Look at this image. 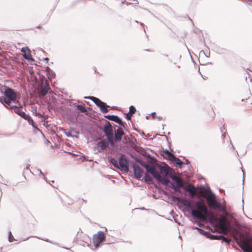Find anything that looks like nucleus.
Instances as JSON below:
<instances>
[{
  "instance_id": "34",
  "label": "nucleus",
  "mask_w": 252,
  "mask_h": 252,
  "mask_svg": "<svg viewBox=\"0 0 252 252\" xmlns=\"http://www.w3.org/2000/svg\"><path fill=\"white\" fill-rule=\"evenodd\" d=\"M84 98L86 99L91 100L95 103L98 98H97V97H96L95 96H85Z\"/></svg>"
},
{
  "instance_id": "25",
  "label": "nucleus",
  "mask_w": 252,
  "mask_h": 252,
  "mask_svg": "<svg viewBox=\"0 0 252 252\" xmlns=\"http://www.w3.org/2000/svg\"><path fill=\"white\" fill-rule=\"evenodd\" d=\"M163 193L164 195L168 196V198L173 201L181 202L180 199L179 197H176L172 195H170L167 191H163Z\"/></svg>"
},
{
  "instance_id": "37",
  "label": "nucleus",
  "mask_w": 252,
  "mask_h": 252,
  "mask_svg": "<svg viewBox=\"0 0 252 252\" xmlns=\"http://www.w3.org/2000/svg\"><path fill=\"white\" fill-rule=\"evenodd\" d=\"M197 201H198L194 200L193 196H190L189 198V202L193 206H194L197 203Z\"/></svg>"
},
{
  "instance_id": "58",
  "label": "nucleus",
  "mask_w": 252,
  "mask_h": 252,
  "mask_svg": "<svg viewBox=\"0 0 252 252\" xmlns=\"http://www.w3.org/2000/svg\"><path fill=\"white\" fill-rule=\"evenodd\" d=\"M201 52H202L203 53V54L205 55V56L206 57H209L210 54H209V56H208V55H205V52L203 51H201Z\"/></svg>"
},
{
  "instance_id": "27",
  "label": "nucleus",
  "mask_w": 252,
  "mask_h": 252,
  "mask_svg": "<svg viewBox=\"0 0 252 252\" xmlns=\"http://www.w3.org/2000/svg\"><path fill=\"white\" fill-rule=\"evenodd\" d=\"M24 119L27 121L29 125H31L32 126V127H35L36 125L34 122L29 115L27 114V117H25V118Z\"/></svg>"
},
{
  "instance_id": "64",
  "label": "nucleus",
  "mask_w": 252,
  "mask_h": 252,
  "mask_svg": "<svg viewBox=\"0 0 252 252\" xmlns=\"http://www.w3.org/2000/svg\"><path fill=\"white\" fill-rule=\"evenodd\" d=\"M141 210H145L146 209L144 207L140 208Z\"/></svg>"
},
{
  "instance_id": "28",
  "label": "nucleus",
  "mask_w": 252,
  "mask_h": 252,
  "mask_svg": "<svg viewBox=\"0 0 252 252\" xmlns=\"http://www.w3.org/2000/svg\"><path fill=\"white\" fill-rule=\"evenodd\" d=\"M109 161L110 163L114 166V167L118 169L119 162H118L117 160L115 158L111 157L109 158Z\"/></svg>"
},
{
  "instance_id": "23",
  "label": "nucleus",
  "mask_w": 252,
  "mask_h": 252,
  "mask_svg": "<svg viewBox=\"0 0 252 252\" xmlns=\"http://www.w3.org/2000/svg\"><path fill=\"white\" fill-rule=\"evenodd\" d=\"M50 89L49 85L46 83L44 87L42 88L39 92V95L42 96H45Z\"/></svg>"
},
{
  "instance_id": "17",
  "label": "nucleus",
  "mask_w": 252,
  "mask_h": 252,
  "mask_svg": "<svg viewBox=\"0 0 252 252\" xmlns=\"http://www.w3.org/2000/svg\"><path fill=\"white\" fill-rule=\"evenodd\" d=\"M21 51L23 53V58L28 62L31 63L34 61L32 58L31 51L28 47H23Z\"/></svg>"
},
{
  "instance_id": "19",
  "label": "nucleus",
  "mask_w": 252,
  "mask_h": 252,
  "mask_svg": "<svg viewBox=\"0 0 252 252\" xmlns=\"http://www.w3.org/2000/svg\"><path fill=\"white\" fill-rule=\"evenodd\" d=\"M237 244L243 252H251L250 250L252 249V246L250 244H244L240 242H237Z\"/></svg>"
},
{
  "instance_id": "63",
  "label": "nucleus",
  "mask_w": 252,
  "mask_h": 252,
  "mask_svg": "<svg viewBox=\"0 0 252 252\" xmlns=\"http://www.w3.org/2000/svg\"><path fill=\"white\" fill-rule=\"evenodd\" d=\"M41 27V26L40 25L36 27V28H40Z\"/></svg>"
},
{
  "instance_id": "6",
  "label": "nucleus",
  "mask_w": 252,
  "mask_h": 252,
  "mask_svg": "<svg viewBox=\"0 0 252 252\" xmlns=\"http://www.w3.org/2000/svg\"><path fill=\"white\" fill-rule=\"evenodd\" d=\"M130 159L126 157V155L121 154L119 158L118 169L122 171L127 172L130 166Z\"/></svg>"
},
{
  "instance_id": "11",
  "label": "nucleus",
  "mask_w": 252,
  "mask_h": 252,
  "mask_svg": "<svg viewBox=\"0 0 252 252\" xmlns=\"http://www.w3.org/2000/svg\"><path fill=\"white\" fill-rule=\"evenodd\" d=\"M157 167L161 174V176L159 175V177L163 178L165 180H169V179L166 178V176L168 174V169H170L169 166L165 162H162L161 164H158Z\"/></svg>"
},
{
  "instance_id": "38",
  "label": "nucleus",
  "mask_w": 252,
  "mask_h": 252,
  "mask_svg": "<svg viewBox=\"0 0 252 252\" xmlns=\"http://www.w3.org/2000/svg\"><path fill=\"white\" fill-rule=\"evenodd\" d=\"M226 49L223 48H220V47L217 48V52L219 54H224L226 53Z\"/></svg>"
},
{
  "instance_id": "26",
  "label": "nucleus",
  "mask_w": 252,
  "mask_h": 252,
  "mask_svg": "<svg viewBox=\"0 0 252 252\" xmlns=\"http://www.w3.org/2000/svg\"><path fill=\"white\" fill-rule=\"evenodd\" d=\"M60 130L63 131L64 134L68 137L77 138V136H74L72 134V132H75L74 130H73V129H72L71 130L67 131L66 129H64L63 128L61 127V128H60Z\"/></svg>"
},
{
  "instance_id": "21",
  "label": "nucleus",
  "mask_w": 252,
  "mask_h": 252,
  "mask_svg": "<svg viewBox=\"0 0 252 252\" xmlns=\"http://www.w3.org/2000/svg\"><path fill=\"white\" fill-rule=\"evenodd\" d=\"M133 148H134V149L135 150H136L138 152L140 153L143 156H147L149 157H150V158H152L153 159H156V158L153 156H151L149 153H147L145 151L144 149H143V148H139L137 146H135Z\"/></svg>"
},
{
  "instance_id": "2",
  "label": "nucleus",
  "mask_w": 252,
  "mask_h": 252,
  "mask_svg": "<svg viewBox=\"0 0 252 252\" xmlns=\"http://www.w3.org/2000/svg\"><path fill=\"white\" fill-rule=\"evenodd\" d=\"M171 179L174 183H172L169 180H165L163 178L160 184L165 186V189H167V188H170L175 192L183 193V191L181 189V188L184 187V183L182 179L178 176H172Z\"/></svg>"
},
{
  "instance_id": "62",
  "label": "nucleus",
  "mask_w": 252,
  "mask_h": 252,
  "mask_svg": "<svg viewBox=\"0 0 252 252\" xmlns=\"http://www.w3.org/2000/svg\"><path fill=\"white\" fill-rule=\"evenodd\" d=\"M150 115H148V116H146V118L147 119H148L149 118V116H150Z\"/></svg>"
},
{
  "instance_id": "45",
  "label": "nucleus",
  "mask_w": 252,
  "mask_h": 252,
  "mask_svg": "<svg viewBox=\"0 0 252 252\" xmlns=\"http://www.w3.org/2000/svg\"><path fill=\"white\" fill-rule=\"evenodd\" d=\"M93 242L94 246L95 247V248H98L99 247L100 244L101 243H97V242H95L94 241H93Z\"/></svg>"
},
{
  "instance_id": "59",
  "label": "nucleus",
  "mask_w": 252,
  "mask_h": 252,
  "mask_svg": "<svg viewBox=\"0 0 252 252\" xmlns=\"http://www.w3.org/2000/svg\"><path fill=\"white\" fill-rule=\"evenodd\" d=\"M202 75V78H203L204 80H206V79L208 78V77H206V76H203L202 75Z\"/></svg>"
},
{
  "instance_id": "51",
  "label": "nucleus",
  "mask_w": 252,
  "mask_h": 252,
  "mask_svg": "<svg viewBox=\"0 0 252 252\" xmlns=\"http://www.w3.org/2000/svg\"><path fill=\"white\" fill-rule=\"evenodd\" d=\"M185 163L186 164H189L190 163V161L188 159H186Z\"/></svg>"
},
{
  "instance_id": "47",
  "label": "nucleus",
  "mask_w": 252,
  "mask_h": 252,
  "mask_svg": "<svg viewBox=\"0 0 252 252\" xmlns=\"http://www.w3.org/2000/svg\"><path fill=\"white\" fill-rule=\"evenodd\" d=\"M124 140L126 141H128V142L131 143H132V140L130 138H128L127 136H125L124 137Z\"/></svg>"
},
{
  "instance_id": "22",
  "label": "nucleus",
  "mask_w": 252,
  "mask_h": 252,
  "mask_svg": "<svg viewBox=\"0 0 252 252\" xmlns=\"http://www.w3.org/2000/svg\"><path fill=\"white\" fill-rule=\"evenodd\" d=\"M45 70L46 71V75H47L48 78L50 80H51L52 78H55L56 77V73L50 67H46Z\"/></svg>"
},
{
  "instance_id": "5",
  "label": "nucleus",
  "mask_w": 252,
  "mask_h": 252,
  "mask_svg": "<svg viewBox=\"0 0 252 252\" xmlns=\"http://www.w3.org/2000/svg\"><path fill=\"white\" fill-rule=\"evenodd\" d=\"M140 165L142 166L152 177L156 179L158 184H160L163 178L159 177L158 173L155 169L154 166L151 163L148 165L146 162L142 160L141 161Z\"/></svg>"
},
{
  "instance_id": "54",
  "label": "nucleus",
  "mask_w": 252,
  "mask_h": 252,
  "mask_svg": "<svg viewBox=\"0 0 252 252\" xmlns=\"http://www.w3.org/2000/svg\"><path fill=\"white\" fill-rule=\"evenodd\" d=\"M44 61H46V63H48V61H49V58H45L43 59Z\"/></svg>"
},
{
  "instance_id": "60",
  "label": "nucleus",
  "mask_w": 252,
  "mask_h": 252,
  "mask_svg": "<svg viewBox=\"0 0 252 252\" xmlns=\"http://www.w3.org/2000/svg\"><path fill=\"white\" fill-rule=\"evenodd\" d=\"M168 146H169V147L170 148L171 144L168 141Z\"/></svg>"
},
{
  "instance_id": "57",
  "label": "nucleus",
  "mask_w": 252,
  "mask_h": 252,
  "mask_svg": "<svg viewBox=\"0 0 252 252\" xmlns=\"http://www.w3.org/2000/svg\"><path fill=\"white\" fill-rule=\"evenodd\" d=\"M228 138H229V139H230V138H229V136H228ZM229 142H230V144H231V145H232V147L233 149H234V147L233 145H232V142H231V141L230 140V139H229Z\"/></svg>"
},
{
  "instance_id": "15",
  "label": "nucleus",
  "mask_w": 252,
  "mask_h": 252,
  "mask_svg": "<svg viewBox=\"0 0 252 252\" xmlns=\"http://www.w3.org/2000/svg\"><path fill=\"white\" fill-rule=\"evenodd\" d=\"M115 127H118L117 129L115 130L114 136H113V143L115 141L120 142L122 140V137L124 135V132L123 129L117 125H115Z\"/></svg>"
},
{
  "instance_id": "14",
  "label": "nucleus",
  "mask_w": 252,
  "mask_h": 252,
  "mask_svg": "<svg viewBox=\"0 0 252 252\" xmlns=\"http://www.w3.org/2000/svg\"><path fill=\"white\" fill-rule=\"evenodd\" d=\"M5 107L9 109L12 110L14 109V112L20 116L23 119H24L25 117H27V114L22 111H21L20 108H22L23 107L22 106H17L16 105H13L10 103V105L8 106H5Z\"/></svg>"
},
{
  "instance_id": "24",
  "label": "nucleus",
  "mask_w": 252,
  "mask_h": 252,
  "mask_svg": "<svg viewBox=\"0 0 252 252\" xmlns=\"http://www.w3.org/2000/svg\"><path fill=\"white\" fill-rule=\"evenodd\" d=\"M172 158L174 159V160L173 161V163L175 166L178 165L179 167L181 168L182 165L184 163V162L179 158L175 157V156H174Z\"/></svg>"
},
{
  "instance_id": "61",
  "label": "nucleus",
  "mask_w": 252,
  "mask_h": 252,
  "mask_svg": "<svg viewBox=\"0 0 252 252\" xmlns=\"http://www.w3.org/2000/svg\"><path fill=\"white\" fill-rule=\"evenodd\" d=\"M174 220H175V222H176V223H177L178 224H179V223L177 221V220L176 219H174Z\"/></svg>"
},
{
  "instance_id": "33",
  "label": "nucleus",
  "mask_w": 252,
  "mask_h": 252,
  "mask_svg": "<svg viewBox=\"0 0 252 252\" xmlns=\"http://www.w3.org/2000/svg\"><path fill=\"white\" fill-rule=\"evenodd\" d=\"M220 132L221 133V138L223 141H224V138L226 137V130L225 128L220 127Z\"/></svg>"
},
{
  "instance_id": "52",
  "label": "nucleus",
  "mask_w": 252,
  "mask_h": 252,
  "mask_svg": "<svg viewBox=\"0 0 252 252\" xmlns=\"http://www.w3.org/2000/svg\"><path fill=\"white\" fill-rule=\"evenodd\" d=\"M154 118H155V115H156V112H154L151 113L150 114Z\"/></svg>"
},
{
  "instance_id": "13",
  "label": "nucleus",
  "mask_w": 252,
  "mask_h": 252,
  "mask_svg": "<svg viewBox=\"0 0 252 252\" xmlns=\"http://www.w3.org/2000/svg\"><path fill=\"white\" fill-rule=\"evenodd\" d=\"M104 117L110 121L115 122V123L118 124L119 125L123 126L125 129L128 131V130L125 126L126 125V123L125 122H123L121 118L119 116L115 115H105Z\"/></svg>"
},
{
  "instance_id": "10",
  "label": "nucleus",
  "mask_w": 252,
  "mask_h": 252,
  "mask_svg": "<svg viewBox=\"0 0 252 252\" xmlns=\"http://www.w3.org/2000/svg\"><path fill=\"white\" fill-rule=\"evenodd\" d=\"M208 189H209L210 194L207 196L206 198L207 202L208 205L214 208L220 209V205L216 202L215 194L212 191L210 188H208Z\"/></svg>"
},
{
  "instance_id": "50",
  "label": "nucleus",
  "mask_w": 252,
  "mask_h": 252,
  "mask_svg": "<svg viewBox=\"0 0 252 252\" xmlns=\"http://www.w3.org/2000/svg\"><path fill=\"white\" fill-rule=\"evenodd\" d=\"M84 159L87 160V161H93V159H89V157H84Z\"/></svg>"
},
{
  "instance_id": "9",
  "label": "nucleus",
  "mask_w": 252,
  "mask_h": 252,
  "mask_svg": "<svg viewBox=\"0 0 252 252\" xmlns=\"http://www.w3.org/2000/svg\"><path fill=\"white\" fill-rule=\"evenodd\" d=\"M113 145L114 144L113 140L108 138L100 139L97 144V152L98 153H102L107 147H108L109 144Z\"/></svg>"
},
{
  "instance_id": "53",
  "label": "nucleus",
  "mask_w": 252,
  "mask_h": 252,
  "mask_svg": "<svg viewBox=\"0 0 252 252\" xmlns=\"http://www.w3.org/2000/svg\"><path fill=\"white\" fill-rule=\"evenodd\" d=\"M134 130L137 132H138V133H140L141 132V130H139V129H138L137 128H133Z\"/></svg>"
},
{
  "instance_id": "49",
  "label": "nucleus",
  "mask_w": 252,
  "mask_h": 252,
  "mask_svg": "<svg viewBox=\"0 0 252 252\" xmlns=\"http://www.w3.org/2000/svg\"><path fill=\"white\" fill-rule=\"evenodd\" d=\"M143 137H146V134L143 131H141V132L139 133Z\"/></svg>"
},
{
  "instance_id": "31",
  "label": "nucleus",
  "mask_w": 252,
  "mask_h": 252,
  "mask_svg": "<svg viewBox=\"0 0 252 252\" xmlns=\"http://www.w3.org/2000/svg\"><path fill=\"white\" fill-rule=\"evenodd\" d=\"M196 188L194 185L191 186V188L189 189V196H194Z\"/></svg>"
},
{
  "instance_id": "18",
  "label": "nucleus",
  "mask_w": 252,
  "mask_h": 252,
  "mask_svg": "<svg viewBox=\"0 0 252 252\" xmlns=\"http://www.w3.org/2000/svg\"><path fill=\"white\" fill-rule=\"evenodd\" d=\"M105 238L104 232L102 231H99L96 234L93 235V241L102 243L104 242Z\"/></svg>"
},
{
  "instance_id": "41",
  "label": "nucleus",
  "mask_w": 252,
  "mask_h": 252,
  "mask_svg": "<svg viewBox=\"0 0 252 252\" xmlns=\"http://www.w3.org/2000/svg\"><path fill=\"white\" fill-rule=\"evenodd\" d=\"M209 214H210L212 216V218L214 220H215L216 221H219V218H220V217H218V216L213 215V213L211 211H209Z\"/></svg>"
},
{
  "instance_id": "32",
  "label": "nucleus",
  "mask_w": 252,
  "mask_h": 252,
  "mask_svg": "<svg viewBox=\"0 0 252 252\" xmlns=\"http://www.w3.org/2000/svg\"><path fill=\"white\" fill-rule=\"evenodd\" d=\"M0 102L2 104L5 103L6 104V106H8L10 105V102H9L8 100L6 99V98L5 97V96H0Z\"/></svg>"
},
{
  "instance_id": "30",
  "label": "nucleus",
  "mask_w": 252,
  "mask_h": 252,
  "mask_svg": "<svg viewBox=\"0 0 252 252\" xmlns=\"http://www.w3.org/2000/svg\"><path fill=\"white\" fill-rule=\"evenodd\" d=\"M129 155H130V156L132 158H133L137 162H138L139 164H140V163H141V161H142V159H141L140 158H139L134 153H129Z\"/></svg>"
},
{
  "instance_id": "35",
  "label": "nucleus",
  "mask_w": 252,
  "mask_h": 252,
  "mask_svg": "<svg viewBox=\"0 0 252 252\" xmlns=\"http://www.w3.org/2000/svg\"><path fill=\"white\" fill-rule=\"evenodd\" d=\"M162 152L167 155L169 157L173 158L174 156L170 151H169L168 149H165L163 150Z\"/></svg>"
},
{
  "instance_id": "43",
  "label": "nucleus",
  "mask_w": 252,
  "mask_h": 252,
  "mask_svg": "<svg viewBox=\"0 0 252 252\" xmlns=\"http://www.w3.org/2000/svg\"><path fill=\"white\" fill-rule=\"evenodd\" d=\"M168 174L167 176H168L171 179L172 176H176L173 174V172L172 171H170V169H168Z\"/></svg>"
},
{
  "instance_id": "4",
  "label": "nucleus",
  "mask_w": 252,
  "mask_h": 252,
  "mask_svg": "<svg viewBox=\"0 0 252 252\" xmlns=\"http://www.w3.org/2000/svg\"><path fill=\"white\" fill-rule=\"evenodd\" d=\"M5 97L9 102H13L15 104H19L18 99L20 97V94L16 93L12 88L4 86V91L3 92Z\"/></svg>"
},
{
  "instance_id": "56",
  "label": "nucleus",
  "mask_w": 252,
  "mask_h": 252,
  "mask_svg": "<svg viewBox=\"0 0 252 252\" xmlns=\"http://www.w3.org/2000/svg\"><path fill=\"white\" fill-rule=\"evenodd\" d=\"M208 64H213V63H211V62H208V63H207L206 64H205L204 65H208ZM201 65H202L203 64H201Z\"/></svg>"
},
{
  "instance_id": "8",
  "label": "nucleus",
  "mask_w": 252,
  "mask_h": 252,
  "mask_svg": "<svg viewBox=\"0 0 252 252\" xmlns=\"http://www.w3.org/2000/svg\"><path fill=\"white\" fill-rule=\"evenodd\" d=\"M99 129L103 131L107 138L113 140V127L109 122L106 121L105 124L100 127Z\"/></svg>"
},
{
  "instance_id": "42",
  "label": "nucleus",
  "mask_w": 252,
  "mask_h": 252,
  "mask_svg": "<svg viewBox=\"0 0 252 252\" xmlns=\"http://www.w3.org/2000/svg\"><path fill=\"white\" fill-rule=\"evenodd\" d=\"M33 128H34V133H36V131H38L40 132L41 133V134H42L44 137H45V135H44V133L42 132V131H41L40 129H39V128H38V127L37 126H36V125H35V127H33Z\"/></svg>"
},
{
  "instance_id": "44",
  "label": "nucleus",
  "mask_w": 252,
  "mask_h": 252,
  "mask_svg": "<svg viewBox=\"0 0 252 252\" xmlns=\"http://www.w3.org/2000/svg\"><path fill=\"white\" fill-rule=\"evenodd\" d=\"M39 79L40 80V81L42 82H43V81L44 80H45V77L44 75H42V74H39Z\"/></svg>"
},
{
  "instance_id": "46",
  "label": "nucleus",
  "mask_w": 252,
  "mask_h": 252,
  "mask_svg": "<svg viewBox=\"0 0 252 252\" xmlns=\"http://www.w3.org/2000/svg\"><path fill=\"white\" fill-rule=\"evenodd\" d=\"M126 119L127 120H129L131 119V117L132 116H130V113H129V112L127 113L126 114Z\"/></svg>"
},
{
  "instance_id": "12",
  "label": "nucleus",
  "mask_w": 252,
  "mask_h": 252,
  "mask_svg": "<svg viewBox=\"0 0 252 252\" xmlns=\"http://www.w3.org/2000/svg\"><path fill=\"white\" fill-rule=\"evenodd\" d=\"M131 166L133 169L134 179L139 180L142 177L144 171L136 162H131Z\"/></svg>"
},
{
  "instance_id": "3",
  "label": "nucleus",
  "mask_w": 252,
  "mask_h": 252,
  "mask_svg": "<svg viewBox=\"0 0 252 252\" xmlns=\"http://www.w3.org/2000/svg\"><path fill=\"white\" fill-rule=\"evenodd\" d=\"M198 230V232L205 236V237L210 239L212 240H220L221 243H226V245H229L230 241L227 239V238L223 234H212L210 231H205L204 230L196 227Z\"/></svg>"
},
{
  "instance_id": "39",
  "label": "nucleus",
  "mask_w": 252,
  "mask_h": 252,
  "mask_svg": "<svg viewBox=\"0 0 252 252\" xmlns=\"http://www.w3.org/2000/svg\"><path fill=\"white\" fill-rule=\"evenodd\" d=\"M195 218H192V222L197 224V225L199 227L203 226V224L200 222L199 220L194 219Z\"/></svg>"
},
{
  "instance_id": "29",
  "label": "nucleus",
  "mask_w": 252,
  "mask_h": 252,
  "mask_svg": "<svg viewBox=\"0 0 252 252\" xmlns=\"http://www.w3.org/2000/svg\"><path fill=\"white\" fill-rule=\"evenodd\" d=\"M77 109L81 113H86L87 112V108L83 105H77L76 106Z\"/></svg>"
},
{
  "instance_id": "48",
  "label": "nucleus",
  "mask_w": 252,
  "mask_h": 252,
  "mask_svg": "<svg viewBox=\"0 0 252 252\" xmlns=\"http://www.w3.org/2000/svg\"><path fill=\"white\" fill-rule=\"evenodd\" d=\"M37 170L40 173V174L42 175L43 177V179L45 180V178L44 177V175L42 172V171L40 169H37Z\"/></svg>"
},
{
  "instance_id": "20",
  "label": "nucleus",
  "mask_w": 252,
  "mask_h": 252,
  "mask_svg": "<svg viewBox=\"0 0 252 252\" xmlns=\"http://www.w3.org/2000/svg\"><path fill=\"white\" fill-rule=\"evenodd\" d=\"M151 175L150 174H148L147 173H145L144 177V182L147 184H152L156 188L158 189V186L153 183V181L151 178Z\"/></svg>"
},
{
  "instance_id": "1",
  "label": "nucleus",
  "mask_w": 252,
  "mask_h": 252,
  "mask_svg": "<svg viewBox=\"0 0 252 252\" xmlns=\"http://www.w3.org/2000/svg\"><path fill=\"white\" fill-rule=\"evenodd\" d=\"M183 204L186 208L187 210L191 212L192 218H196L197 219L204 220L205 216L209 214V211L203 202L201 200L197 201V203L192 207L189 204L183 202Z\"/></svg>"
},
{
  "instance_id": "16",
  "label": "nucleus",
  "mask_w": 252,
  "mask_h": 252,
  "mask_svg": "<svg viewBox=\"0 0 252 252\" xmlns=\"http://www.w3.org/2000/svg\"><path fill=\"white\" fill-rule=\"evenodd\" d=\"M95 104L99 108L101 112L104 113L108 112L109 110L110 106L108 105L105 102L101 101L100 99L98 98Z\"/></svg>"
},
{
  "instance_id": "55",
  "label": "nucleus",
  "mask_w": 252,
  "mask_h": 252,
  "mask_svg": "<svg viewBox=\"0 0 252 252\" xmlns=\"http://www.w3.org/2000/svg\"><path fill=\"white\" fill-rule=\"evenodd\" d=\"M208 188L209 187H204V190L208 191L209 192V189Z\"/></svg>"
},
{
  "instance_id": "7",
  "label": "nucleus",
  "mask_w": 252,
  "mask_h": 252,
  "mask_svg": "<svg viewBox=\"0 0 252 252\" xmlns=\"http://www.w3.org/2000/svg\"><path fill=\"white\" fill-rule=\"evenodd\" d=\"M217 222L220 229L223 234H226L230 231L228 225L230 224V221L228 220L225 217L220 216L219 220Z\"/></svg>"
},
{
  "instance_id": "40",
  "label": "nucleus",
  "mask_w": 252,
  "mask_h": 252,
  "mask_svg": "<svg viewBox=\"0 0 252 252\" xmlns=\"http://www.w3.org/2000/svg\"><path fill=\"white\" fill-rule=\"evenodd\" d=\"M8 241L9 242H12L14 241V238L11 231L9 232Z\"/></svg>"
},
{
  "instance_id": "36",
  "label": "nucleus",
  "mask_w": 252,
  "mask_h": 252,
  "mask_svg": "<svg viewBox=\"0 0 252 252\" xmlns=\"http://www.w3.org/2000/svg\"><path fill=\"white\" fill-rule=\"evenodd\" d=\"M129 113H130V116H132L136 112V108L133 105H131L129 107Z\"/></svg>"
}]
</instances>
